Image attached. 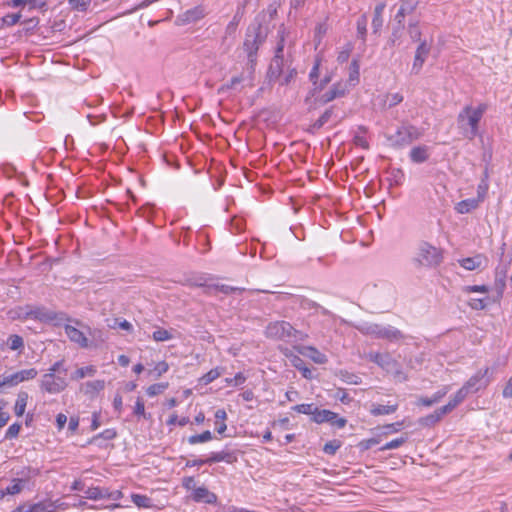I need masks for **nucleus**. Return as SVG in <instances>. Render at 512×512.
<instances>
[{"instance_id":"393cba45","label":"nucleus","mask_w":512,"mask_h":512,"mask_svg":"<svg viewBox=\"0 0 512 512\" xmlns=\"http://www.w3.org/2000/svg\"><path fill=\"white\" fill-rule=\"evenodd\" d=\"M479 204H480V202L476 198L465 199V200L458 202L455 205V210L459 214H466V213H469V212L475 210L479 206Z\"/></svg>"},{"instance_id":"5fc2aeb1","label":"nucleus","mask_w":512,"mask_h":512,"mask_svg":"<svg viewBox=\"0 0 512 512\" xmlns=\"http://www.w3.org/2000/svg\"><path fill=\"white\" fill-rule=\"evenodd\" d=\"M340 447L341 442L339 440H332L324 445L323 451L328 455H334Z\"/></svg>"},{"instance_id":"f03ea898","label":"nucleus","mask_w":512,"mask_h":512,"mask_svg":"<svg viewBox=\"0 0 512 512\" xmlns=\"http://www.w3.org/2000/svg\"><path fill=\"white\" fill-rule=\"evenodd\" d=\"M363 335L372 336L377 339H384L390 342H397L405 338L404 334L391 325L378 323H362L355 326Z\"/></svg>"},{"instance_id":"7ed1b4c3","label":"nucleus","mask_w":512,"mask_h":512,"mask_svg":"<svg viewBox=\"0 0 512 512\" xmlns=\"http://www.w3.org/2000/svg\"><path fill=\"white\" fill-rule=\"evenodd\" d=\"M265 336L274 340H288L294 338L296 340H305L307 335L296 330L287 321H275L269 323L265 328Z\"/></svg>"},{"instance_id":"09e8293b","label":"nucleus","mask_w":512,"mask_h":512,"mask_svg":"<svg viewBox=\"0 0 512 512\" xmlns=\"http://www.w3.org/2000/svg\"><path fill=\"white\" fill-rule=\"evenodd\" d=\"M23 484H21L16 478H13L10 484L6 487V493L8 495H18L24 490Z\"/></svg>"},{"instance_id":"a19ab883","label":"nucleus","mask_w":512,"mask_h":512,"mask_svg":"<svg viewBox=\"0 0 512 512\" xmlns=\"http://www.w3.org/2000/svg\"><path fill=\"white\" fill-rule=\"evenodd\" d=\"M204 17V11L201 7H194L184 13V19L188 22H195Z\"/></svg>"},{"instance_id":"c756f323","label":"nucleus","mask_w":512,"mask_h":512,"mask_svg":"<svg viewBox=\"0 0 512 512\" xmlns=\"http://www.w3.org/2000/svg\"><path fill=\"white\" fill-rule=\"evenodd\" d=\"M28 398H29V396H28L27 392L21 391L18 393L16 402H15V406H14V412H15L16 416H18V417L23 416V414L25 413L26 406H27Z\"/></svg>"},{"instance_id":"bf43d9fd","label":"nucleus","mask_w":512,"mask_h":512,"mask_svg":"<svg viewBox=\"0 0 512 512\" xmlns=\"http://www.w3.org/2000/svg\"><path fill=\"white\" fill-rule=\"evenodd\" d=\"M246 381V376L239 372L233 378H226L225 383L227 385L239 386L242 385Z\"/></svg>"},{"instance_id":"864d4df0","label":"nucleus","mask_w":512,"mask_h":512,"mask_svg":"<svg viewBox=\"0 0 512 512\" xmlns=\"http://www.w3.org/2000/svg\"><path fill=\"white\" fill-rule=\"evenodd\" d=\"M488 189H489L488 181H486V179H481V181L477 187V198H476L477 200H479L480 203L485 199Z\"/></svg>"},{"instance_id":"9d476101","label":"nucleus","mask_w":512,"mask_h":512,"mask_svg":"<svg viewBox=\"0 0 512 512\" xmlns=\"http://www.w3.org/2000/svg\"><path fill=\"white\" fill-rule=\"evenodd\" d=\"M417 7V1L414 0H401L397 14L395 15V21L398 23V27L392 32L391 43L394 44L396 39L399 37L398 33L404 28V19L407 15L412 14Z\"/></svg>"},{"instance_id":"b1692460","label":"nucleus","mask_w":512,"mask_h":512,"mask_svg":"<svg viewBox=\"0 0 512 512\" xmlns=\"http://www.w3.org/2000/svg\"><path fill=\"white\" fill-rule=\"evenodd\" d=\"M469 393V389L463 385L449 400V402L446 405H444V407L447 409L448 412H451L467 397Z\"/></svg>"},{"instance_id":"c85d7f7f","label":"nucleus","mask_w":512,"mask_h":512,"mask_svg":"<svg viewBox=\"0 0 512 512\" xmlns=\"http://www.w3.org/2000/svg\"><path fill=\"white\" fill-rule=\"evenodd\" d=\"M96 372L97 369L93 365L81 367L71 374V379L74 381H79L85 377H93Z\"/></svg>"},{"instance_id":"4c0bfd02","label":"nucleus","mask_w":512,"mask_h":512,"mask_svg":"<svg viewBox=\"0 0 512 512\" xmlns=\"http://www.w3.org/2000/svg\"><path fill=\"white\" fill-rule=\"evenodd\" d=\"M222 373H223L222 368L216 367L214 369H211L209 372H207L200 378V382L204 385H208L211 382H213L215 379L220 377Z\"/></svg>"},{"instance_id":"1a4fd4ad","label":"nucleus","mask_w":512,"mask_h":512,"mask_svg":"<svg viewBox=\"0 0 512 512\" xmlns=\"http://www.w3.org/2000/svg\"><path fill=\"white\" fill-rule=\"evenodd\" d=\"M18 318L27 320H39L41 322H52L56 320V314L40 306H26L19 309Z\"/></svg>"},{"instance_id":"a211bd4d","label":"nucleus","mask_w":512,"mask_h":512,"mask_svg":"<svg viewBox=\"0 0 512 512\" xmlns=\"http://www.w3.org/2000/svg\"><path fill=\"white\" fill-rule=\"evenodd\" d=\"M65 334L74 343L78 344L81 348H87L89 341L82 331L74 326L66 325Z\"/></svg>"},{"instance_id":"9b49d317","label":"nucleus","mask_w":512,"mask_h":512,"mask_svg":"<svg viewBox=\"0 0 512 512\" xmlns=\"http://www.w3.org/2000/svg\"><path fill=\"white\" fill-rule=\"evenodd\" d=\"M68 383L64 377L56 376L53 373H46L42 376L40 388L49 393L57 394L65 390Z\"/></svg>"},{"instance_id":"a878e982","label":"nucleus","mask_w":512,"mask_h":512,"mask_svg":"<svg viewBox=\"0 0 512 512\" xmlns=\"http://www.w3.org/2000/svg\"><path fill=\"white\" fill-rule=\"evenodd\" d=\"M385 5L380 3L376 5L374 9L373 19H372V29L374 33H378L383 26V12Z\"/></svg>"},{"instance_id":"4d7b16f0","label":"nucleus","mask_w":512,"mask_h":512,"mask_svg":"<svg viewBox=\"0 0 512 512\" xmlns=\"http://www.w3.org/2000/svg\"><path fill=\"white\" fill-rule=\"evenodd\" d=\"M340 375L343 381H345L348 384H359L361 382V379L359 376L349 373L347 371H340Z\"/></svg>"},{"instance_id":"a18cd8bd","label":"nucleus","mask_w":512,"mask_h":512,"mask_svg":"<svg viewBox=\"0 0 512 512\" xmlns=\"http://www.w3.org/2000/svg\"><path fill=\"white\" fill-rule=\"evenodd\" d=\"M168 386L169 384L167 382L152 384L146 389V393L148 396L154 397L163 393L168 388Z\"/></svg>"},{"instance_id":"423d86ee","label":"nucleus","mask_w":512,"mask_h":512,"mask_svg":"<svg viewBox=\"0 0 512 512\" xmlns=\"http://www.w3.org/2000/svg\"><path fill=\"white\" fill-rule=\"evenodd\" d=\"M278 44L276 47L275 56L272 59L269 69H268V77L270 81H278L283 72L284 67V59H283V49H284V40H285V29L281 27L278 31Z\"/></svg>"},{"instance_id":"338daca9","label":"nucleus","mask_w":512,"mask_h":512,"mask_svg":"<svg viewBox=\"0 0 512 512\" xmlns=\"http://www.w3.org/2000/svg\"><path fill=\"white\" fill-rule=\"evenodd\" d=\"M366 25H367V20H366V17L365 16H361L358 21H357V31H358V34L359 36L364 39L365 35H366Z\"/></svg>"},{"instance_id":"ddd939ff","label":"nucleus","mask_w":512,"mask_h":512,"mask_svg":"<svg viewBox=\"0 0 512 512\" xmlns=\"http://www.w3.org/2000/svg\"><path fill=\"white\" fill-rule=\"evenodd\" d=\"M38 372L35 368L24 369L11 375L4 376L1 385L16 386L21 382L32 380L37 376Z\"/></svg>"},{"instance_id":"c9c22d12","label":"nucleus","mask_w":512,"mask_h":512,"mask_svg":"<svg viewBox=\"0 0 512 512\" xmlns=\"http://www.w3.org/2000/svg\"><path fill=\"white\" fill-rule=\"evenodd\" d=\"M349 70V79L345 82L348 84V87L350 89L359 82V65L357 61H352Z\"/></svg>"},{"instance_id":"bb28decb","label":"nucleus","mask_w":512,"mask_h":512,"mask_svg":"<svg viewBox=\"0 0 512 512\" xmlns=\"http://www.w3.org/2000/svg\"><path fill=\"white\" fill-rule=\"evenodd\" d=\"M57 509L56 502L51 500L40 501L30 504L31 512H55Z\"/></svg>"},{"instance_id":"603ef678","label":"nucleus","mask_w":512,"mask_h":512,"mask_svg":"<svg viewBox=\"0 0 512 512\" xmlns=\"http://www.w3.org/2000/svg\"><path fill=\"white\" fill-rule=\"evenodd\" d=\"M68 3L73 9L84 12L89 8L91 0H68Z\"/></svg>"},{"instance_id":"aec40b11","label":"nucleus","mask_w":512,"mask_h":512,"mask_svg":"<svg viewBox=\"0 0 512 512\" xmlns=\"http://www.w3.org/2000/svg\"><path fill=\"white\" fill-rule=\"evenodd\" d=\"M226 462L232 464L237 461V456L233 451L222 450L219 452H212L206 459L207 464Z\"/></svg>"},{"instance_id":"7c9ffc66","label":"nucleus","mask_w":512,"mask_h":512,"mask_svg":"<svg viewBox=\"0 0 512 512\" xmlns=\"http://www.w3.org/2000/svg\"><path fill=\"white\" fill-rule=\"evenodd\" d=\"M334 418H337V413L332 412L327 409L320 410L317 408L314 417H312L311 419L315 423L322 424V423H328V421H330L331 419H334Z\"/></svg>"},{"instance_id":"8fccbe9b","label":"nucleus","mask_w":512,"mask_h":512,"mask_svg":"<svg viewBox=\"0 0 512 512\" xmlns=\"http://www.w3.org/2000/svg\"><path fill=\"white\" fill-rule=\"evenodd\" d=\"M169 370V365L165 361L158 362L152 370H149V374L158 378L165 374Z\"/></svg>"},{"instance_id":"5701e85b","label":"nucleus","mask_w":512,"mask_h":512,"mask_svg":"<svg viewBox=\"0 0 512 512\" xmlns=\"http://www.w3.org/2000/svg\"><path fill=\"white\" fill-rule=\"evenodd\" d=\"M105 387V381L104 380H93L85 382L81 385L80 390L85 395L93 397L100 391H102Z\"/></svg>"},{"instance_id":"cd10ccee","label":"nucleus","mask_w":512,"mask_h":512,"mask_svg":"<svg viewBox=\"0 0 512 512\" xmlns=\"http://www.w3.org/2000/svg\"><path fill=\"white\" fill-rule=\"evenodd\" d=\"M429 157L428 148L426 146H416L410 151V158L415 163H423Z\"/></svg>"},{"instance_id":"58836bf2","label":"nucleus","mask_w":512,"mask_h":512,"mask_svg":"<svg viewBox=\"0 0 512 512\" xmlns=\"http://www.w3.org/2000/svg\"><path fill=\"white\" fill-rule=\"evenodd\" d=\"M281 351L290 360L292 366L299 371L305 366L304 361L298 355L293 354L288 348L281 349Z\"/></svg>"},{"instance_id":"e2e57ef3","label":"nucleus","mask_w":512,"mask_h":512,"mask_svg":"<svg viewBox=\"0 0 512 512\" xmlns=\"http://www.w3.org/2000/svg\"><path fill=\"white\" fill-rule=\"evenodd\" d=\"M20 429H21V425L18 423H14V424L10 425L6 431L5 437L7 439L16 438L20 432Z\"/></svg>"},{"instance_id":"ea45409f","label":"nucleus","mask_w":512,"mask_h":512,"mask_svg":"<svg viewBox=\"0 0 512 512\" xmlns=\"http://www.w3.org/2000/svg\"><path fill=\"white\" fill-rule=\"evenodd\" d=\"M213 439V435L209 430L202 432L201 434L192 435L188 438V443L195 445L198 443H205Z\"/></svg>"},{"instance_id":"052dcab7","label":"nucleus","mask_w":512,"mask_h":512,"mask_svg":"<svg viewBox=\"0 0 512 512\" xmlns=\"http://www.w3.org/2000/svg\"><path fill=\"white\" fill-rule=\"evenodd\" d=\"M463 292L464 293L479 292V293L486 294L489 292V288L486 285H469V286L463 287Z\"/></svg>"},{"instance_id":"3c124183","label":"nucleus","mask_w":512,"mask_h":512,"mask_svg":"<svg viewBox=\"0 0 512 512\" xmlns=\"http://www.w3.org/2000/svg\"><path fill=\"white\" fill-rule=\"evenodd\" d=\"M407 441V437H400V438H396V439H393L387 443H385L381 448L380 450L381 451H386V450H393V449H397L399 448L400 446H402L405 442Z\"/></svg>"},{"instance_id":"6e6552de","label":"nucleus","mask_w":512,"mask_h":512,"mask_svg":"<svg viewBox=\"0 0 512 512\" xmlns=\"http://www.w3.org/2000/svg\"><path fill=\"white\" fill-rule=\"evenodd\" d=\"M263 43V37L260 28L248 30L243 43V49L247 54L249 62L254 65L259 47Z\"/></svg>"},{"instance_id":"2f4dec72","label":"nucleus","mask_w":512,"mask_h":512,"mask_svg":"<svg viewBox=\"0 0 512 512\" xmlns=\"http://www.w3.org/2000/svg\"><path fill=\"white\" fill-rule=\"evenodd\" d=\"M131 500L138 508L149 509L154 507L153 500L146 495L133 493L131 494Z\"/></svg>"},{"instance_id":"4468645a","label":"nucleus","mask_w":512,"mask_h":512,"mask_svg":"<svg viewBox=\"0 0 512 512\" xmlns=\"http://www.w3.org/2000/svg\"><path fill=\"white\" fill-rule=\"evenodd\" d=\"M431 50L430 44H428L425 40L421 41L416 49L412 69L411 72L415 75L419 74L422 69V66L427 59Z\"/></svg>"},{"instance_id":"dca6fc26","label":"nucleus","mask_w":512,"mask_h":512,"mask_svg":"<svg viewBox=\"0 0 512 512\" xmlns=\"http://www.w3.org/2000/svg\"><path fill=\"white\" fill-rule=\"evenodd\" d=\"M461 267L467 271H474L485 268L488 265V259L483 254H477L473 257H467L458 260Z\"/></svg>"},{"instance_id":"6e6d98bb","label":"nucleus","mask_w":512,"mask_h":512,"mask_svg":"<svg viewBox=\"0 0 512 512\" xmlns=\"http://www.w3.org/2000/svg\"><path fill=\"white\" fill-rule=\"evenodd\" d=\"M403 101V96L400 93L387 94L385 103L389 108L394 107Z\"/></svg>"},{"instance_id":"6ab92c4d","label":"nucleus","mask_w":512,"mask_h":512,"mask_svg":"<svg viewBox=\"0 0 512 512\" xmlns=\"http://www.w3.org/2000/svg\"><path fill=\"white\" fill-rule=\"evenodd\" d=\"M192 499L195 502H203L206 504H215L217 502V495L209 491L206 487H197L192 493Z\"/></svg>"},{"instance_id":"680f3d73","label":"nucleus","mask_w":512,"mask_h":512,"mask_svg":"<svg viewBox=\"0 0 512 512\" xmlns=\"http://www.w3.org/2000/svg\"><path fill=\"white\" fill-rule=\"evenodd\" d=\"M20 18V13L7 14L6 16L3 17V23L8 26H13L19 22Z\"/></svg>"},{"instance_id":"49530a36","label":"nucleus","mask_w":512,"mask_h":512,"mask_svg":"<svg viewBox=\"0 0 512 512\" xmlns=\"http://www.w3.org/2000/svg\"><path fill=\"white\" fill-rule=\"evenodd\" d=\"M292 409L298 413L311 415L314 417L317 407L314 404H298L292 407Z\"/></svg>"},{"instance_id":"2eb2a0df","label":"nucleus","mask_w":512,"mask_h":512,"mask_svg":"<svg viewBox=\"0 0 512 512\" xmlns=\"http://www.w3.org/2000/svg\"><path fill=\"white\" fill-rule=\"evenodd\" d=\"M349 91L348 84L346 82L340 81L335 83L327 92L322 94L318 101L321 104H327L333 101L336 98H340L345 96V94Z\"/></svg>"},{"instance_id":"20e7f679","label":"nucleus","mask_w":512,"mask_h":512,"mask_svg":"<svg viewBox=\"0 0 512 512\" xmlns=\"http://www.w3.org/2000/svg\"><path fill=\"white\" fill-rule=\"evenodd\" d=\"M443 256L440 249L437 247L423 242L418 247V252L415 261L425 267H434L442 262Z\"/></svg>"},{"instance_id":"de8ad7c7","label":"nucleus","mask_w":512,"mask_h":512,"mask_svg":"<svg viewBox=\"0 0 512 512\" xmlns=\"http://www.w3.org/2000/svg\"><path fill=\"white\" fill-rule=\"evenodd\" d=\"M8 346L11 350H22L24 348V340L21 336L19 335H11L9 338H8Z\"/></svg>"},{"instance_id":"0eeeda50","label":"nucleus","mask_w":512,"mask_h":512,"mask_svg":"<svg viewBox=\"0 0 512 512\" xmlns=\"http://www.w3.org/2000/svg\"><path fill=\"white\" fill-rule=\"evenodd\" d=\"M366 358L369 361L376 363L387 372L394 373L395 377L399 381H405L407 379L406 375L399 369L398 363L391 357L390 354L370 352L366 355Z\"/></svg>"},{"instance_id":"79ce46f5","label":"nucleus","mask_w":512,"mask_h":512,"mask_svg":"<svg viewBox=\"0 0 512 512\" xmlns=\"http://www.w3.org/2000/svg\"><path fill=\"white\" fill-rule=\"evenodd\" d=\"M152 338L156 342H164L168 341L173 338L172 332L164 329V328H157L152 335Z\"/></svg>"},{"instance_id":"72a5a7b5","label":"nucleus","mask_w":512,"mask_h":512,"mask_svg":"<svg viewBox=\"0 0 512 512\" xmlns=\"http://www.w3.org/2000/svg\"><path fill=\"white\" fill-rule=\"evenodd\" d=\"M107 489L101 487H90L85 491V497L91 500L106 499Z\"/></svg>"},{"instance_id":"69168bd1","label":"nucleus","mask_w":512,"mask_h":512,"mask_svg":"<svg viewBox=\"0 0 512 512\" xmlns=\"http://www.w3.org/2000/svg\"><path fill=\"white\" fill-rule=\"evenodd\" d=\"M486 300L483 298H473L469 301V306L475 310H482L486 307Z\"/></svg>"},{"instance_id":"f3484780","label":"nucleus","mask_w":512,"mask_h":512,"mask_svg":"<svg viewBox=\"0 0 512 512\" xmlns=\"http://www.w3.org/2000/svg\"><path fill=\"white\" fill-rule=\"evenodd\" d=\"M294 349L316 364H325L328 361L327 356L313 346H295Z\"/></svg>"},{"instance_id":"f704fd0d","label":"nucleus","mask_w":512,"mask_h":512,"mask_svg":"<svg viewBox=\"0 0 512 512\" xmlns=\"http://www.w3.org/2000/svg\"><path fill=\"white\" fill-rule=\"evenodd\" d=\"M398 408L397 404L394 405H373L370 412L371 414L377 416V415H388L394 413Z\"/></svg>"},{"instance_id":"13d9d810","label":"nucleus","mask_w":512,"mask_h":512,"mask_svg":"<svg viewBox=\"0 0 512 512\" xmlns=\"http://www.w3.org/2000/svg\"><path fill=\"white\" fill-rule=\"evenodd\" d=\"M408 32L410 35V38L415 42H421V31L417 25V23H410Z\"/></svg>"},{"instance_id":"774afa93","label":"nucleus","mask_w":512,"mask_h":512,"mask_svg":"<svg viewBox=\"0 0 512 512\" xmlns=\"http://www.w3.org/2000/svg\"><path fill=\"white\" fill-rule=\"evenodd\" d=\"M296 74V70L291 69L282 78L280 77V80L278 81L281 85H288L296 77Z\"/></svg>"},{"instance_id":"0e129e2a","label":"nucleus","mask_w":512,"mask_h":512,"mask_svg":"<svg viewBox=\"0 0 512 512\" xmlns=\"http://www.w3.org/2000/svg\"><path fill=\"white\" fill-rule=\"evenodd\" d=\"M237 26H238V20L236 19V16H235L233 18V20L226 26L225 38L234 37V35L236 33Z\"/></svg>"},{"instance_id":"473e14b6","label":"nucleus","mask_w":512,"mask_h":512,"mask_svg":"<svg viewBox=\"0 0 512 512\" xmlns=\"http://www.w3.org/2000/svg\"><path fill=\"white\" fill-rule=\"evenodd\" d=\"M215 426H216V431L219 433V434H223L226 429H227V425L225 423L226 419H227V413L224 409H218L216 412H215Z\"/></svg>"},{"instance_id":"37998d69","label":"nucleus","mask_w":512,"mask_h":512,"mask_svg":"<svg viewBox=\"0 0 512 512\" xmlns=\"http://www.w3.org/2000/svg\"><path fill=\"white\" fill-rule=\"evenodd\" d=\"M133 413L137 417H142L144 419H150L151 415L147 414L145 411L144 400L141 397H138L135 402Z\"/></svg>"},{"instance_id":"f257e3e1","label":"nucleus","mask_w":512,"mask_h":512,"mask_svg":"<svg viewBox=\"0 0 512 512\" xmlns=\"http://www.w3.org/2000/svg\"><path fill=\"white\" fill-rule=\"evenodd\" d=\"M487 110V105L480 103L477 106H465L457 117L459 128L463 131V135L469 139H473L479 131V122Z\"/></svg>"},{"instance_id":"c03bdc74","label":"nucleus","mask_w":512,"mask_h":512,"mask_svg":"<svg viewBox=\"0 0 512 512\" xmlns=\"http://www.w3.org/2000/svg\"><path fill=\"white\" fill-rule=\"evenodd\" d=\"M334 112V108L330 107L324 111V113L315 121L313 127L320 129L323 125L329 122Z\"/></svg>"},{"instance_id":"412c9836","label":"nucleus","mask_w":512,"mask_h":512,"mask_svg":"<svg viewBox=\"0 0 512 512\" xmlns=\"http://www.w3.org/2000/svg\"><path fill=\"white\" fill-rule=\"evenodd\" d=\"M40 470L31 466L23 467L16 472V479L23 484L24 487L29 485L34 478L39 476Z\"/></svg>"},{"instance_id":"39448f33","label":"nucleus","mask_w":512,"mask_h":512,"mask_svg":"<svg viewBox=\"0 0 512 512\" xmlns=\"http://www.w3.org/2000/svg\"><path fill=\"white\" fill-rule=\"evenodd\" d=\"M422 136L421 131L412 125H403L397 131L388 136V141L393 147H404Z\"/></svg>"},{"instance_id":"4be33fe9","label":"nucleus","mask_w":512,"mask_h":512,"mask_svg":"<svg viewBox=\"0 0 512 512\" xmlns=\"http://www.w3.org/2000/svg\"><path fill=\"white\" fill-rule=\"evenodd\" d=\"M447 413H449L447 409L444 406H442L435 410L433 413L420 418L419 424L422 426L431 427L435 425L437 422H439Z\"/></svg>"},{"instance_id":"e433bc0d","label":"nucleus","mask_w":512,"mask_h":512,"mask_svg":"<svg viewBox=\"0 0 512 512\" xmlns=\"http://www.w3.org/2000/svg\"><path fill=\"white\" fill-rule=\"evenodd\" d=\"M498 297H502L505 286H506V271L496 270V278L494 283Z\"/></svg>"},{"instance_id":"f8f14e48","label":"nucleus","mask_w":512,"mask_h":512,"mask_svg":"<svg viewBox=\"0 0 512 512\" xmlns=\"http://www.w3.org/2000/svg\"><path fill=\"white\" fill-rule=\"evenodd\" d=\"M492 372L489 368L477 371L465 384L469 392H477L488 386L491 381Z\"/></svg>"}]
</instances>
